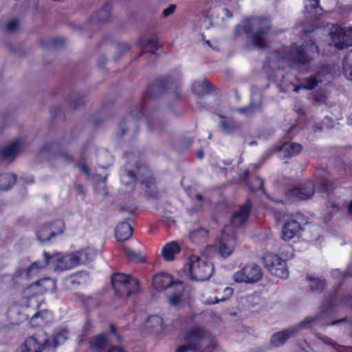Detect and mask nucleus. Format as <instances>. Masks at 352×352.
I'll return each instance as SVG.
<instances>
[{"label":"nucleus","mask_w":352,"mask_h":352,"mask_svg":"<svg viewBox=\"0 0 352 352\" xmlns=\"http://www.w3.org/2000/svg\"><path fill=\"white\" fill-rule=\"evenodd\" d=\"M48 224H49L50 228H53V230L56 229V220L52 223H49Z\"/></svg>","instance_id":"obj_59"},{"label":"nucleus","mask_w":352,"mask_h":352,"mask_svg":"<svg viewBox=\"0 0 352 352\" xmlns=\"http://www.w3.org/2000/svg\"><path fill=\"white\" fill-rule=\"evenodd\" d=\"M330 36L331 43L338 50L347 47L346 37L344 35V29L340 26H333L331 29Z\"/></svg>","instance_id":"obj_22"},{"label":"nucleus","mask_w":352,"mask_h":352,"mask_svg":"<svg viewBox=\"0 0 352 352\" xmlns=\"http://www.w3.org/2000/svg\"><path fill=\"white\" fill-rule=\"evenodd\" d=\"M138 44L147 52L154 53L157 49V43L155 39H150L146 42L143 38L140 39Z\"/></svg>","instance_id":"obj_38"},{"label":"nucleus","mask_w":352,"mask_h":352,"mask_svg":"<svg viewBox=\"0 0 352 352\" xmlns=\"http://www.w3.org/2000/svg\"><path fill=\"white\" fill-rule=\"evenodd\" d=\"M173 289L174 291L168 297V304L173 307H179L186 303L189 298V294L184 283L182 281H177Z\"/></svg>","instance_id":"obj_16"},{"label":"nucleus","mask_w":352,"mask_h":352,"mask_svg":"<svg viewBox=\"0 0 352 352\" xmlns=\"http://www.w3.org/2000/svg\"><path fill=\"white\" fill-rule=\"evenodd\" d=\"M68 332L67 330H61L57 333L53 339V346L54 347L63 344L67 338Z\"/></svg>","instance_id":"obj_41"},{"label":"nucleus","mask_w":352,"mask_h":352,"mask_svg":"<svg viewBox=\"0 0 352 352\" xmlns=\"http://www.w3.org/2000/svg\"><path fill=\"white\" fill-rule=\"evenodd\" d=\"M315 187L312 182H308L300 188H294L291 190L289 192V196L293 200L309 199L313 195Z\"/></svg>","instance_id":"obj_19"},{"label":"nucleus","mask_w":352,"mask_h":352,"mask_svg":"<svg viewBox=\"0 0 352 352\" xmlns=\"http://www.w3.org/2000/svg\"><path fill=\"white\" fill-rule=\"evenodd\" d=\"M270 21L267 19L252 18L243 21L236 28L237 34L252 33V43L255 47L264 46L267 41L271 31Z\"/></svg>","instance_id":"obj_2"},{"label":"nucleus","mask_w":352,"mask_h":352,"mask_svg":"<svg viewBox=\"0 0 352 352\" xmlns=\"http://www.w3.org/2000/svg\"><path fill=\"white\" fill-rule=\"evenodd\" d=\"M301 150L300 144L294 142H287L279 148L278 153L280 157H288L297 155Z\"/></svg>","instance_id":"obj_27"},{"label":"nucleus","mask_w":352,"mask_h":352,"mask_svg":"<svg viewBox=\"0 0 352 352\" xmlns=\"http://www.w3.org/2000/svg\"><path fill=\"white\" fill-rule=\"evenodd\" d=\"M201 301L205 305H212L220 302L219 297L209 296L208 292H204L201 296Z\"/></svg>","instance_id":"obj_42"},{"label":"nucleus","mask_w":352,"mask_h":352,"mask_svg":"<svg viewBox=\"0 0 352 352\" xmlns=\"http://www.w3.org/2000/svg\"><path fill=\"white\" fill-rule=\"evenodd\" d=\"M319 0H307L305 4V10L307 12L311 13L313 10L318 9Z\"/></svg>","instance_id":"obj_43"},{"label":"nucleus","mask_w":352,"mask_h":352,"mask_svg":"<svg viewBox=\"0 0 352 352\" xmlns=\"http://www.w3.org/2000/svg\"><path fill=\"white\" fill-rule=\"evenodd\" d=\"M181 251L180 245L175 241L166 243L162 249L161 255L166 261H172Z\"/></svg>","instance_id":"obj_26"},{"label":"nucleus","mask_w":352,"mask_h":352,"mask_svg":"<svg viewBox=\"0 0 352 352\" xmlns=\"http://www.w3.org/2000/svg\"><path fill=\"white\" fill-rule=\"evenodd\" d=\"M322 81L321 79H318L316 77H311L307 79L303 84L294 87L293 91L295 92L298 91L300 89H312L318 84V82Z\"/></svg>","instance_id":"obj_37"},{"label":"nucleus","mask_w":352,"mask_h":352,"mask_svg":"<svg viewBox=\"0 0 352 352\" xmlns=\"http://www.w3.org/2000/svg\"><path fill=\"white\" fill-rule=\"evenodd\" d=\"M184 338L187 344L179 347L176 352H195L199 349H204V352H212L209 349L217 346L216 340L197 325L186 331Z\"/></svg>","instance_id":"obj_1"},{"label":"nucleus","mask_w":352,"mask_h":352,"mask_svg":"<svg viewBox=\"0 0 352 352\" xmlns=\"http://www.w3.org/2000/svg\"><path fill=\"white\" fill-rule=\"evenodd\" d=\"M108 352H124V351L120 347H113V348L109 349Z\"/></svg>","instance_id":"obj_56"},{"label":"nucleus","mask_w":352,"mask_h":352,"mask_svg":"<svg viewBox=\"0 0 352 352\" xmlns=\"http://www.w3.org/2000/svg\"><path fill=\"white\" fill-rule=\"evenodd\" d=\"M348 212L351 215H352V200L350 201L348 206Z\"/></svg>","instance_id":"obj_58"},{"label":"nucleus","mask_w":352,"mask_h":352,"mask_svg":"<svg viewBox=\"0 0 352 352\" xmlns=\"http://www.w3.org/2000/svg\"><path fill=\"white\" fill-rule=\"evenodd\" d=\"M121 182L126 186H133L137 181L145 184L147 188H151L153 185L151 172L146 166L138 167V175H135L132 171H129L120 177Z\"/></svg>","instance_id":"obj_14"},{"label":"nucleus","mask_w":352,"mask_h":352,"mask_svg":"<svg viewBox=\"0 0 352 352\" xmlns=\"http://www.w3.org/2000/svg\"><path fill=\"white\" fill-rule=\"evenodd\" d=\"M111 10V5L110 3H105L101 10L94 16V20L100 22L107 21L109 16Z\"/></svg>","instance_id":"obj_36"},{"label":"nucleus","mask_w":352,"mask_h":352,"mask_svg":"<svg viewBox=\"0 0 352 352\" xmlns=\"http://www.w3.org/2000/svg\"><path fill=\"white\" fill-rule=\"evenodd\" d=\"M21 146V140H16L12 143L0 148V156L5 160H12L18 155Z\"/></svg>","instance_id":"obj_21"},{"label":"nucleus","mask_w":352,"mask_h":352,"mask_svg":"<svg viewBox=\"0 0 352 352\" xmlns=\"http://www.w3.org/2000/svg\"><path fill=\"white\" fill-rule=\"evenodd\" d=\"M242 303L248 307H254L256 305H258L261 299L255 294L248 295L241 298Z\"/></svg>","instance_id":"obj_39"},{"label":"nucleus","mask_w":352,"mask_h":352,"mask_svg":"<svg viewBox=\"0 0 352 352\" xmlns=\"http://www.w3.org/2000/svg\"><path fill=\"white\" fill-rule=\"evenodd\" d=\"M342 72L344 76L352 81V50L344 56L342 61Z\"/></svg>","instance_id":"obj_32"},{"label":"nucleus","mask_w":352,"mask_h":352,"mask_svg":"<svg viewBox=\"0 0 352 352\" xmlns=\"http://www.w3.org/2000/svg\"><path fill=\"white\" fill-rule=\"evenodd\" d=\"M249 175V171L248 170H245L244 173H243V177H244V179H247Z\"/></svg>","instance_id":"obj_63"},{"label":"nucleus","mask_w":352,"mask_h":352,"mask_svg":"<svg viewBox=\"0 0 352 352\" xmlns=\"http://www.w3.org/2000/svg\"><path fill=\"white\" fill-rule=\"evenodd\" d=\"M233 294V289L227 287L223 289V296L219 298V301H225L228 299Z\"/></svg>","instance_id":"obj_49"},{"label":"nucleus","mask_w":352,"mask_h":352,"mask_svg":"<svg viewBox=\"0 0 352 352\" xmlns=\"http://www.w3.org/2000/svg\"><path fill=\"white\" fill-rule=\"evenodd\" d=\"M189 238L195 244H200L206 241L208 238V232L204 228H198L189 233Z\"/></svg>","instance_id":"obj_30"},{"label":"nucleus","mask_w":352,"mask_h":352,"mask_svg":"<svg viewBox=\"0 0 352 352\" xmlns=\"http://www.w3.org/2000/svg\"><path fill=\"white\" fill-rule=\"evenodd\" d=\"M316 321V318L307 317L298 325L274 334L271 338V342L274 346H279L283 344L289 338L294 336L299 331L310 327L311 324L315 323Z\"/></svg>","instance_id":"obj_13"},{"label":"nucleus","mask_w":352,"mask_h":352,"mask_svg":"<svg viewBox=\"0 0 352 352\" xmlns=\"http://www.w3.org/2000/svg\"><path fill=\"white\" fill-rule=\"evenodd\" d=\"M258 107H259L258 105L251 104L248 107L239 109V111L242 113L250 115L252 113L254 112L256 110L258 109Z\"/></svg>","instance_id":"obj_48"},{"label":"nucleus","mask_w":352,"mask_h":352,"mask_svg":"<svg viewBox=\"0 0 352 352\" xmlns=\"http://www.w3.org/2000/svg\"><path fill=\"white\" fill-rule=\"evenodd\" d=\"M177 281L173 280V278L167 273H160L153 276V285L156 290L163 291L168 287L173 286Z\"/></svg>","instance_id":"obj_23"},{"label":"nucleus","mask_w":352,"mask_h":352,"mask_svg":"<svg viewBox=\"0 0 352 352\" xmlns=\"http://www.w3.org/2000/svg\"><path fill=\"white\" fill-rule=\"evenodd\" d=\"M36 305L33 298L29 296H25L23 292V296L19 301L13 303L8 309L7 318L10 323L12 325H18L28 320L30 317L29 307Z\"/></svg>","instance_id":"obj_6"},{"label":"nucleus","mask_w":352,"mask_h":352,"mask_svg":"<svg viewBox=\"0 0 352 352\" xmlns=\"http://www.w3.org/2000/svg\"><path fill=\"white\" fill-rule=\"evenodd\" d=\"M187 193L192 199H196L197 201H201L202 199V196L200 194L195 193L193 189L191 188H189L187 190Z\"/></svg>","instance_id":"obj_50"},{"label":"nucleus","mask_w":352,"mask_h":352,"mask_svg":"<svg viewBox=\"0 0 352 352\" xmlns=\"http://www.w3.org/2000/svg\"><path fill=\"white\" fill-rule=\"evenodd\" d=\"M319 184H320L322 191H324V192L329 191V188L328 187V184L326 181H320Z\"/></svg>","instance_id":"obj_53"},{"label":"nucleus","mask_w":352,"mask_h":352,"mask_svg":"<svg viewBox=\"0 0 352 352\" xmlns=\"http://www.w3.org/2000/svg\"><path fill=\"white\" fill-rule=\"evenodd\" d=\"M16 182V177L10 173L0 175V190H7Z\"/></svg>","instance_id":"obj_33"},{"label":"nucleus","mask_w":352,"mask_h":352,"mask_svg":"<svg viewBox=\"0 0 352 352\" xmlns=\"http://www.w3.org/2000/svg\"><path fill=\"white\" fill-rule=\"evenodd\" d=\"M19 26V22L16 19L10 21L6 26V29L9 32H13L16 31Z\"/></svg>","instance_id":"obj_44"},{"label":"nucleus","mask_w":352,"mask_h":352,"mask_svg":"<svg viewBox=\"0 0 352 352\" xmlns=\"http://www.w3.org/2000/svg\"><path fill=\"white\" fill-rule=\"evenodd\" d=\"M67 156L65 155H58V159L59 161L62 162V161H64V160H67Z\"/></svg>","instance_id":"obj_57"},{"label":"nucleus","mask_w":352,"mask_h":352,"mask_svg":"<svg viewBox=\"0 0 352 352\" xmlns=\"http://www.w3.org/2000/svg\"><path fill=\"white\" fill-rule=\"evenodd\" d=\"M218 252L221 256L227 258L234 252L236 246V235L230 226L225 227L218 240Z\"/></svg>","instance_id":"obj_10"},{"label":"nucleus","mask_w":352,"mask_h":352,"mask_svg":"<svg viewBox=\"0 0 352 352\" xmlns=\"http://www.w3.org/2000/svg\"><path fill=\"white\" fill-rule=\"evenodd\" d=\"M327 98V94L323 91H318L315 94L314 99L320 104L324 103Z\"/></svg>","instance_id":"obj_46"},{"label":"nucleus","mask_w":352,"mask_h":352,"mask_svg":"<svg viewBox=\"0 0 352 352\" xmlns=\"http://www.w3.org/2000/svg\"><path fill=\"white\" fill-rule=\"evenodd\" d=\"M309 286L313 291L318 292L321 291L324 285V280L314 274H309L307 276Z\"/></svg>","instance_id":"obj_34"},{"label":"nucleus","mask_w":352,"mask_h":352,"mask_svg":"<svg viewBox=\"0 0 352 352\" xmlns=\"http://www.w3.org/2000/svg\"><path fill=\"white\" fill-rule=\"evenodd\" d=\"M64 230V223L62 220H56V229L50 228L49 224L41 227L37 232L38 239L41 241H48L53 236L61 234Z\"/></svg>","instance_id":"obj_17"},{"label":"nucleus","mask_w":352,"mask_h":352,"mask_svg":"<svg viewBox=\"0 0 352 352\" xmlns=\"http://www.w3.org/2000/svg\"><path fill=\"white\" fill-rule=\"evenodd\" d=\"M217 12H218L219 14H220L219 12H221V13L224 14L227 19H230L232 17L231 12L226 8H218Z\"/></svg>","instance_id":"obj_52"},{"label":"nucleus","mask_w":352,"mask_h":352,"mask_svg":"<svg viewBox=\"0 0 352 352\" xmlns=\"http://www.w3.org/2000/svg\"><path fill=\"white\" fill-rule=\"evenodd\" d=\"M175 6L174 5L170 6L168 8L164 10L163 13H162L163 16L164 17H167V16H170L175 12Z\"/></svg>","instance_id":"obj_51"},{"label":"nucleus","mask_w":352,"mask_h":352,"mask_svg":"<svg viewBox=\"0 0 352 352\" xmlns=\"http://www.w3.org/2000/svg\"><path fill=\"white\" fill-rule=\"evenodd\" d=\"M78 167H79V169L82 173H84L86 175L88 176L89 175L88 168L86 166V165H85V164L79 165Z\"/></svg>","instance_id":"obj_54"},{"label":"nucleus","mask_w":352,"mask_h":352,"mask_svg":"<svg viewBox=\"0 0 352 352\" xmlns=\"http://www.w3.org/2000/svg\"><path fill=\"white\" fill-rule=\"evenodd\" d=\"M344 35L346 37V41L347 43V47L352 45V28L344 27Z\"/></svg>","instance_id":"obj_47"},{"label":"nucleus","mask_w":352,"mask_h":352,"mask_svg":"<svg viewBox=\"0 0 352 352\" xmlns=\"http://www.w3.org/2000/svg\"><path fill=\"white\" fill-rule=\"evenodd\" d=\"M76 265L92 261L96 256V251L92 248H86L73 253Z\"/></svg>","instance_id":"obj_25"},{"label":"nucleus","mask_w":352,"mask_h":352,"mask_svg":"<svg viewBox=\"0 0 352 352\" xmlns=\"http://www.w3.org/2000/svg\"><path fill=\"white\" fill-rule=\"evenodd\" d=\"M132 234V227L128 222L121 223L116 230V238L118 241H126L131 236Z\"/></svg>","instance_id":"obj_28"},{"label":"nucleus","mask_w":352,"mask_h":352,"mask_svg":"<svg viewBox=\"0 0 352 352\" xmlns=\"http://www.w3.org/2000/svg\"><path fill=\"white\" fill-rule=\"evenodd\" d=\"M348 123L352 126V114L350 115L348 118Z\"/></svg>","instance_id":"obj_60"},{"label":"nucleus","mask_w":352,"mask_h":352,"mask_svg":"<svg viewBox=\"0 0 352 352\" xmlns=\"http://www.w3.org/2000/svg\"><path fill=\"white\" fill-rule=\"evenodd\" d=\"M287 53V49L284 48L280 52L275 56V59L285 65L293 66V64L304 65L310 60L314 58L318 55V46L311 41L309 43L303 44L299 50L292 49L289 53L283 56V54Z\"/></svg>","instance_id":"obj_3"},{"label":"nucleus","mask_w":352,"mask_h":352,"mask_svg":"<svg viewBox=\"0 0 352 352\" xmlns=\"http://www.w3.org/2000/svg\"><path fill=\"white\" fill-rule=\"evenodd\" d=\"M107 344V338L104 335H99L94 337L90 341V347L97 352L105 351Z\"/></svg>","instance_id":"obj_31"},{"label":"nucleus","mask_w":352,"mask_h":352,"mask_svg":"<svg viewBox=\"0 0 352 352\" xmlns=\"http://www.w3.org/2000/svg\"><path fill=\"white\" fill-rule=\"evenodd\" d=\"M43 257L47 261V263L56 271L71 270L77 266L73 253L67 254L58 253L50 255L47 252H44Z\"/></svg>","instance_id":"obj_12"},{"label":"nucleus","mask_w":352,"mask_h":352,"mask_svg":"<svg viewBox=\"0 0 352 352\" xmlns=\"http://www.w3.org/2000/svg\"><path fill=\"white\" fill-rule=\"evenodd\" d=\"M184 268L189 277L196 281L207 280L213 273L212 265L205 258L196 255L189 257Z\"/></svg>","instance_id":"obj_4"},{"label":"nucleus","mask_w":352,"mask_h":352,"mask_svg":"<svg viewBox=\"0 0 352 352\" xmlns=\"http://www.w3.org/2000/svg\"><path fill=\"white\" fill-rule=\"evenodd\" d=\"M300 225L294 220L287 221L282 228V239L284 241H290L298 235Z\"/></svg>","instance_id":"obj_24"},{"label":"nucleus","mask_w":352,"mask_h":352,"mask_svg":"<svg viewBox=\"0 0 352 352\" xmlns=\"http://www.w3.org/2000/svg\"><path fill=\"white\" fill-rule=\"evenodd\" d=\"M51 345L47 334L43 331H39L28 337L20 346L19 351L20 352H43L47 346Z\"/></svg>","instance_id":"obj_11"},{"label":"nucleus","mask_w":352,"mask_h":352,"mask_svg":"<svg viewBox=\"0 0 352 352\" xmlns=\"http://www.w3.org/2000/svg\"><path fill=\"white\" fill-rule=\"evenodd\" d=\"M48 263L45 259L44 261H36L28 267H19L12 276L7 275L4 277L5 281L9 282L10 286L14 287L16 285H22L29 279L36 276L44 269Z\"/></svg>","instance_id":"obj_5"},{"label":"nucleus","mask_w":352,"mask_h":352,"mask_svg":"<svg viewBox=\"0 0 352 352\" xmlns=\"http://www.w3.org/2000/svg\"><path fill=\"white\" fill-rule=\"evenodd\" d=\"M237 126V124L232 119L222 120L219 122L220 129L225 134L232 133Z\"/></svg>","instance_id":"obj_35"},{"label":"nucleus","mask_w":352,"mask_h":352,"mask_svg":"<svg viewBox=\"0 0 352 352\" xmlns=\"http://www.w3.org/2000/svg\"><path fill=\"white\" fill-rule=\"evenodd\" d=\"M248 186L250 188V190L254 191L258 189H260L263 186V180L259 177H255L254 179V184H248Z\"/></svg>","instance_id":"obj_45"},{"label":"nucleus","mask_w":352,"mask_h":352,"mask_svg":"<svg viewBox=\"0 0 352 352\" xmlns=\"http://www.w3.org/2000/svg\"><path fill=\"white\" fill-rule=\"evenodd\" d=\"M197 157H198L199 158H200V159L203 158V157H204V153H203V152H202V151H199V152L197 153Z\"/></svg>","instance_id":"obj_62"},{"label":"nucleus","mask_w":352,"mask_h":352,"mask_svg":"<svg viewBox=\"0 0 352 352\" xmlns=\"http://www.w3.org/2000/svg\"><path fill=\"white\" fill-rule=\"evenodd\" d=\"M77 278H78V276H72L70 278L71 282H72V283H73V282L76 281Z\"/></svg>","instance_id":"obj_61"},{"label":"nucleus","mask_w":352,"mask_h":352,"mask_svg":"<svg viewBox=\"0 0 352 352\" xmlns=\"http://www.w3.org/2000/svg\"><path fill=\"white\" fill-rule=\"evenodd\" d=\"M251 206L249 203H246L243 206H239L233 213L231 217V223L235 227L242 226L247 221L250 212Z\"/></svg>","instance_id":"obj_20"},{"label":"nucleus","mask_w":352,"mask_h":352,"mask_svg":"<svg viewBox=\"0 0 352 352\" xmlns=\"http://www.w3.org/2000/svg\"><path fill=\"white\" fill-rule=\"evenodd\" d=\"M265 267L274 276L287 278L289 276V271L286 262L279 256L267 252L261 258Z\"/></svg>","instance_id":"obj_8"},{"label":"nucleus","mask_w":352,"mask_h":352,"mask_svg":"<svg viewBox=\"0 0 352 352\" xmlns=\"http://www.w3.org/2000/svg\"><path fill=\"white\" fill-rule=\"evenodd\" d=\"M126 252L129 258H131L132 259L135 258V253L133 251L130 250H126Z\"/></svg>","instance_id":"obj_55"},{"label":"nucleus","mask_w":352,"mask_h":352,"mask_svg":"<svg viewBox=\"0 0 352 352\" xmlns=\"http://www.w3.org/2000/svg\"><path fill=\"white\" fill-rule=\"evenodd\" d=\"M112 287L115 293L121 297H128L138 290L136 280L124 274H115L111 277Z\"/></svg>","instance_id":"obj_7"},{"label":"nucleus","mask_w":352,"mask_h":352,"mask_svg":"<svg viewBox=\"0 0 352 352\" xmlns=\"http://www.w3.org/2000/svg\"><path fill=\"white\" fill-rule=\"evenodd\" d=\"M145 327L157 334L168 333L173 329L169 324L164 322L159 316H149L146 321Z\"/></svg>","instance_id":"obj_18"},{"label":"nucleus","mask_w":352,"mask_h":352,"mask_svg":"<svg viewBox=\"0 0 352 352\" xmlns=\"http://www.w3.org/2000/svg\"><path fill=\"white\" fill-rule=\"evenodd\" d=\"M207 88V82L205 80H201L193 83L192 89L193 91L199 97L204 94Z\"/></svg>","instance_id":"obj_40"},{"label":"nucleus","mask_w":352,"mask_h":352,"mask_svg":"<svg viewBox=\"0 0 352 352\" xmlns=\"http://www.w3.org/2000/svg\"><path fill=\"white\" fill-rule=\"evenodd\" d=\"M53 320V314L48 310H43L40 313L34 314L31 318L32 323L36 322L37 325L43 326L48 324Z\"/></svg>","instance_id":"obj_29"},{"label":"nucleus","mask_w":352,"mask_h":352,"mask_svg":"<svg viewBox=\"0 0 352 352\" xmlns=\"http://www.w3.org/2000/svg\"><path fill=\"white\" fill-rule=\"evenodd\" d=\"M347 171H349V173L352 174V166H350L347 168Z\"/></svg>","instance_id":"obj_64"},{"label":"nucleus","mask_w":352,"mask_h":352,"mask_svg":"<svg viewBox=\"0 0 352 352\" xmlns=\"http://www.w3.org/2000/svg\"><path fill=\"white\" fill-rule=\"evenodd\" d=\"M263 276L261 267L255 263H248L232 275L233 280L238 283L252 284L259 281Z\"/></svg>","instance_id":"obj_9"},{"label":"nucleus","mask_w":352,"mask_h":352,"mask_svg":"<svg viewBox=\"0 0 352 352\" xmlns=\"http://www.w3.org/2000/svg\"><path fill=\"white\" fill-rule=\"evenodd\" d=\"M56 288V281L50 278L41 279L24 290L25 296H29L33 298V301L36 304L37 301L34 299L38 294H42L45 292H54Z\"/></svg>","instance_id":"obj_15"}]
</instances>
